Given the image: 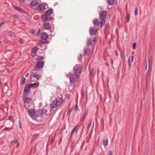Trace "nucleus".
Wrapping results in <instances>:
<instances>
[{
    "label": "nucleus",
    "instance_id": "f257e3e1",
    "mask_svg": "<svg viewBox=\"0 0 155 155\" xmlns=\"http://www.w3.org/2000/svg\"><path fill=\"white\" fill-rule=\"evenodd\" d=\"M78 76L74 74H71L69 76L70 81L71 84H73L75 83L76 79L78 78Z\"/></svg>",
    "mask_w": 155,
    "mask_h": 155
},
{
    "label": "nucleus",
    "instance_id": "f03ea898",
    "mask_svg": "<svg viewBox=\"0 0 155 155\" xmlns=\"http://www.w3.org/2000/svg\"><path fill=\"white\" fill-rule=\"evenodd\" d=\"M43 110L40 108L35 111V117H41L42 115Z\"/></svg>",
    "mask_w": 155,
    "mask_h": 155
},
{
    "label": "nucleus",
    "instance_id": "7ed1b4c3",
    "mask_svg": "<svg viewBox=\"0 0 155 155\" xmlns=\"http://www.w3.org/2000/svg\"><path fill=\"white\" fill-rule=\"evenodd\" d=\"M47 5L46 3L41 4L38 6L37 9L39 11H42L45 8L46 5Z\"/></svg>",
    "mask_w": 155,
    "mask_h": 155
},
{
    "label": "nucleus",
    "instance_id": "20e7f679",
    "mask_svg": "<svg viewBox=\"0 0 155 155\" xmlns=\"http://www.w3.org/2000/svg\"><path fill=\"white\" fill-rule=\"evenodd\" d=\"M57 106H58L57 102L56 100L53 101L52 103L50 104V107L52 109H54Z\"/></svg>",
    "mask_w": 155,
    "mask_h": 155
},
{
    "label": "nucleus",
    "instance_id": "39448f33",
    "mask_svg": "<svg viewBox=\"0 0 155 155\" xmlns=\"http://www.w3.org/2000/svg\"><path fill=\"white\" fill-rule=\"evenodd\" d=\"M35 110L33 108H31L28 110V113L32 117H35Z\"/></svg>",
    "mask_w": 155,
    "mask_h": 155
},
{
    "label": "nucleus",
    "instance_id": "423d86ee",
    "mask_svg": "<svg viewBox=\"0 0 155 155\" xmlns=\"http://www.w3.org/2000/svg\"><path fill=\"white\" fill-rule=\"evenodd\" d=\"M90 33L91 35H95L96 33L97 29L94 27L91 28L89 30Z\"/></svg>",
    "mask_w": 155,
    "mask_h": 155
},
{
    "label": "nucleus",
    "instance_id": "0eeeda50",
    "mask_svg": "<svg viewBox=\"0 0 155 155\" xmlns=\"http://www.w3.org/2000/svg\"><path fill=\"white\" fill-rule=\"evenodd\" d=\"M31 92L30 89H28L26 87H25L24 89V96L25 95L27 96L29 95Z\"/></svg>",
    "mask_w": 155,
    "mask_h": 155
},
{
    "label": "nucleus",
    "instance_id": "6e6552de",
    "mask_svg": "<svg viewBox=\"0 0 155 155\" xmlns=\"http://www.w3.org/2000/svg\"><path fill=\"white\" fill-rule=\"evenodd\" d=\"M6 123H8L9 126H11V127H12L13 124V121L11 120V118L10 117H9L8 119L6 120L5 122Z\"/></svg>",
    "mask_w": 155,
    "mask_h": 155
},
{
    "label": "nucleus",
    "instance_id": "1a4fd4ad",
    "mask_svg": "<svg viewBox=\"0 0 155 155\" xmlns=\"http://www.w3.org/2000/svg\"><path fill=\"white\" fill-rule=\"evenodd\" d=\"M53 9L52 8L49 9L45 12V14L47 16H50L53 13Z\"/></svg>",
    "mask_w": 155,
    "mask_h": 155
},
{
    "label": "nucleus",
    "instance_id": "9d476101",
    "mask_svg": "<svg viewBox=\"0 0 155 155\" xmlns=\"http://www.w3.org/2000/svg\"><path fill=\"white\" fill-rule=\"evenodd\" d=\"M107 15V12L106 11H104L101 12L100 15V18L104 19Z\"/></svg>",
    "mask_w": 155,
    "mask_h": 155
},
{
    "label": "nucleus",
    "instance_id": "9b49d317",
    "mask_svg": "<svg viewBox=\"0 0 155 155\" xmlns=\"http://www.w3.org/2000/svg\"><path fill=\"white\" fill-rule=\"evenodd\" d=\"M81 68L79 67H78L75 70V74L78 76L79 74L81 72Z\"/></svg>",
    "mask_w": 155,
    "mask_h": 155
},
{
    "label": "nucleus",
    "instance_id": "f8f14e48",
    "mask_svg": "<svg viewBox=\"0 0 155 155\" xmlns=\"http://www.w3.org/2000/svg\"><path fill=\"white\" fill-rule=\"evenodd\" d=\"M24 101L25 103L29 104L31 102L32 99L31 98L26 97L24 99Z\"/></svg>",
    "mask_w": 155,
    "mask_h": 155
},
{
    "label": "nucleus",
    "instance_id": "ddd939ff",
    "mask_svg": "<svg viewBox=\"0 0 155 155\" xmlns=\"http://www.w3.org/2000/svg\"><path fill=\"white\" fill-rule=\"evenodd\" d=\"M44 65V63L43 62H38L37 63L36 65L37 67L39 68H42Z\"/></svg>",
    "mask_w": 155,
    "mask_h": 155
},
{
    "label": "nucleus",
    "instance_id": "4468645a",
    "mask_svg": "<svg viewBox=\"0 0 155 155\" xmlns=\"http://www.w3.org/2000/svg\"><path fill=\"white\" fill-rule=\"evenodd\" d=\"M93 24L94 26L96 27L98 26L100 24V21L97 19H95L94 20Z\"/></svg>",
    "mask_w": 155,
    "mask_h": 155
},
{
    "label": "nucleus",
    "instance_id": "2eb2a0df",
    "mask_svg": "<svg viewBox=\"0 0 155 155\" xmlns=\"http://www.w3.org/2000/svg\"><path fill=\"white\" fill-rule=\"evenodd\" d=\"M41 37L43 39H46L48 38V35L46 33L43 32L41 34Z\"/></svg>",
    "mask_w": 155,
    "mask_h": 155
},
{
    "label": "nucleus",
    "instance_id": "dca6fc26",
    "mask_svg": "<svg viewBox=\"0 0 155 155\" xmlns=\"http://www.w3.org/2000/svg\"><path fill=\"white\" fill-rule=\"evenodd\" d=\"M43 27L45 29H48L51 28V25L48 23H45L44 24Z\"/></svg>",
    "mask_w": 155,
    "mask_h": 155
},
{
    "label": "nucleus",
    "instance_id": "f3484780",
    "mask_svg": "<svg viewBox=\"0 0 155 155\" xmlns=\"http://www.w3.org/2000/svg\"><path fill=\"white\" fill-rule=\"evenodd\" d=\"M33 76L38 80L41 77V75L40 74H38L36 73H34Z\"/></svg>",
    "mask_w": 155,
    "mask_h": 155
},
{
    "label": "nucleus",
    "instance_id": "a211bd4d",
    "mask_svg": "<svg viewBox=\"0 0 155 155\" xmlns=\"http://www.w3.org/2000/svg\"><path fill=\"white\" fill-rule=\"evenodd\" d=\"M92 42V40L91 38H89L87 39L86 42L87 45L88 46L91 45Z\"/></svg>",
    "mask_w": 155,
    "mask_h": 155
},
{
    "label": "nucleus",
    "instance_id": "6ab92c4d",
    "mask_svg": "<svg viewBox=\"0 0 155 155\" xmlns=\"http://www.w3.org/2000/svg\"><path fill=\"white\" fill-rule=\"evenodd\" d=\"M38 48L37 47H35L32 49L31 50V53L32 54H35L36 53L38 50Z\"/></svg>",
    "mask_w": 155,
    "mask_h": 155
},
{
    "label": "nucleus",
    "instance_id": "aec40b11",
    "mask_svg": "<svg viewBox=\"0 0 155 155\" xmlns=\"http://www.w3.org/2000/svg\"><path fill=\"white\" fill-rule=\"evenodd\" d=\"M57 102L58 105V106H60L61 104L62 103L63 100L62 98H60L58 100H56Z\"/></svg>",
    "mask_w": 155,
    "mask_h": 155
},
{
    "label": "nucleus",
    "instance_id": "412c9836",
    "mask_svg": "<svg viewBox=\"0 0 155 155\" xmlns=\"http://www.w3.org/2000/svg\"><path fill=\"white\" fill-rule=\"evenodd\" d=\"M47 16L45 14L42 16V19L43 21H47Z\"/></svg>",
    "mask_w": 155,
    "mask_h": 155
},
{
    "label": "nucleus",
    "instance_id": "4be33fe9",
    "mask_svg": "<svg viewBox=\"0 0 155 155\" xmlns=\"http://www.w3.org/2000/svg\"><path fill=\"white\" fill-rule=\"evenodd\" d=\"M38 4V3L36 1H33L31 3V5L32 6H35Z\"/></svg>",
    "mask_w": 155,
    "mask_h": 155
},
{
    "label": "nucleus",
    "instance_id": "5701e85b",
    "mask_svg": "<svg viewBox=\"0 0 155 155\" xmlns=\"http://www.w3.org/2000/svg\"><path fill=\"white\" fill-rule=\"evenodd\" d=\"M14 8L15 9H16L19 12H22L24 11V10L22 9L21 8L19 7H17V6H14Z\"/></svg>",
    "mask_w": 155,
    "mask_h": 155
},
{
    "label": "nucleus",
    "instance_id": "b1692460",
    "mask_svg": "<svg viewBox=\"0 0 155 155\" xmlns=\"http://www.w3.org/2000/svg\"><path fill=\"white\" fill-rule=\"evenodd\" d=\"M101 21L100 22V26L101 27H102L104 25V23H105V21L104 19L101 18Z\"/></svg>",
    "mask_w": 155,
    "mask_h": 155
},
{
    "label": "nucleus",
    "instance_id": "393cba45",
    "mask_svg": "<svg viewBox=\"0 0 155 155\" xmlns=\"http://www.w3.org/2000/svg\"><path fill=\"white\" fill-rule=\"evenodd\" d=\"M77 127V126H76L75 127H74L72 130L71 131V135H70V137H71L74 134V133L75 130H76V128Z\"/></svg>",
    "mask_w": 155,
    "mask_h": 155
},
{
    "label": "nucleus",
    "instance_id": "a878e982",
    "mask_svg": "<svg viewBox=\"0 0 155 155\" xmlns=\"http://www.w3.org/2000/svg\"><path fill=\"white\" fill-rule=\"evenodd\" d=\"M90 51V50L89 49L86 48L84 49V55L85 56L88 55Z\"/></svg>",
    "mask_w": 155,
    "mask_h": 155
},
{
    "label": "nucleus",
    "instance_id": "bb28decb",
    "mask_svg": "<svg viewBox=\"0 0 155 155\" xmlns=\"http://www.w3.org/2000/svg\"><path fill=\"white\" fill-rule=\"evenodd\" d=\"M25 87L28 89H29L30 88L34 87L33 86V84L31 83L27 84Z\"/></svg>",
    "mask_w": 155,
    "mask_h": 155
},
{
    "label": "nucleus",
    "instance_id": "cd10ccee",
    "mask_svg": "<svg viewBox=\"0 0 155 155\" xmlns=\"http://www.w3.org/2000/svg\"><path fill=\"white\" fill-rule=\"evenodd\" d=\"M152 67V61L150 60L149 61V68L148 69L150 70H151Z\"/></svg>",
    "mask_w": 155,
    "mask_h": 155
},
{
    "label": "nucleus",
    "instance_id": "c85d7f7f",
    "mask_svg": "<svg viewBox=\"0 0 155 155\" xmlns=\"http://www.w3.org/2000/svg\"><path fill=\"white\" fill-rule=\"evenodd\" d=\"M130 15L129 14H127L126 16V20L127 22H128L129 21L130 19Z\"/></svg>",
    "mask_w": 155,
    "mask_h": 155
},
{
    "label": "nucleus",
    "instance_id": "c756f323",
    "mask_svg": "<svg viewBox=\"0 0 155 155\" xmlns=\"http://www.w3.org/2000/svg\"><path fill=\"white\" fill-rule=\"evenodd\" d=\"M120 57L122 58L124 57V50H121L120 51Z\"/></svg>",
    "mask_w": 155,
    "mask_h": 155
},
{
    "label": "nucleus",
    "instance_id": "7c9ffc66",
    "mask_svg": "<svg viewBox=\"0 0 155 155\" xmlns=\"http://www.w3.org/2000/svg\"><path fill=\"white\" fill-rule=\"evenodd\" d=\"M115 0H108V3L110 5H112L113 4Z\"/></svg>",
    "mask_w": 155,
    "mask_h": 155
},
{
    "label": "nucleus",
    "instance_id": "2f4dec72",
    "mask_svg": "<svg viewBox=\"0 0 155 155\" xmlns=\"http://www.w3.org/2000/svg\"><path fill=\"white\" fill-rule=\"evenodd\" d=\"M151 70H148V71L147 72V75L146 76H150L151 75Z\"/></svg>",
    "mask_w": 155,
    "mask_h": 155
},
{
    "label": "nucleus",
    "instance_id": "473e14b6",
    "mask_svg": "<svg viewBox=\"0 0 155 155\" xmlns=\"http://www.w3.org/2000/svg\"><path fill=\"white\" fill-rule=\"evenodd\" d=\"M88 111L87 109H85L84 111V117H86L87 115Z\"/></svg>",
    "mask_w": 155,
    "mask_h": 155
},
{
    "label": "nucleus",
    "instance_id": "72a5a7b5",
    "mask_svg": "<svg viewBox=\"0 0 155 155\" xmlns=\"http://www.w3.org/2000/svg\"><path fill=\"white\" fill-rule=\"evenodd\" d=\"M115 98L116 100H117L119 98V95L118 92H117L115 94Z\"/></svg>",
    "mask_w": 155,
    "mask_h": 155
},
{
    "label": "nucleus",
    "instance_id": "f704fd0d",
    "mask_svg": "<svg viewBox=\"0 0 155 155\" xmlns=\"http://www.w3.org/2000/svg\"><path fill=\"white\" fill-rule=\"evenodd\" d=\"M26 80V79L25 78L23 77L22 78V80H21V84H24V83H25Z\"/></svg>",
    "mask_w": 155,
    "mask_h": 155
},
{
    "label": "nucleus",
    "instance_id": "c9c22d12",
    "mask_svg": "<svg viewBox=\"0 0 155 155\" xmlns=\"http://www.w3.org/2000/svg\"><path fill=\"white\" fill-rule=\"evenodd\" d=\"M52 18L50 16H47V21H49L52 20Z\"/></svg>",
    "mask_w": 155,
    "mask_h": 155
},
{
    "label": "nucleus",
    "instance_id": "e433bc0d",
    "mask_svg": "<svg viewBox=\"0 0 155 155\" xmlns=\"http://www.w3.org/2000/svg\"><path fill=\"white\" fill-rule=\"evenodd\" d=\"M103 145L104 146H107L108 144V140H106L104 141L103 142Z\"/></svg>",
    "mask_w": 155,
    "mask_h": 155
},
{
    "label": "nucleus",
    "instance_id": "4c0bfd02",
    "mask_svg": "<svg viewBox=\"0 0 155 155\" xmlns=\"http://www.w3.org/2000/svg\"><path fill=\"white\" fill-rule=\"evenodd\" d=\"M32 84L34 87H37L39 86V84L36 82Z\"/></svg>",
    "mask_w": 155,
    "mask_h": 155
},
{
    "label": "nucleus",
    "instance_id": "58836bf2",
    "mask_svg": "<svg viewBox=\"0 0 155 155\" xmlns=\"http://www.w3.org/2000/svg\"><path fill=\"white\" fill-rule=\"evenodd\" d=\"M150 76H146V83H148L150 81Z\"/></svg>",
    "mask_w": 155,
    "mask_h": 155
},
{
    "label": "nucleus",
    "instance_id": "ea45409f",
    "mask_svg": "<svg viewBox=\"0 0 155 155\" xmlns=\"http://www.w3.org/2000/svg\"><path fill=\"white\" fill-rule=\"evenodd\" d=\"M134 14L136 16H137L138 14V10L137 7L135 8V10L134 11Z\"/></svg>",
    "mask_w": 155,
    "mask_h": 155
},
{
    "label": "nucleus",
    "instance_id": "a19ab883",
    "mask_svg": "<svg viewBox=\"0 0 155 155\" xmlns=\"http://www.w3.org/2000/svg\"><path fill=\"white\" fill-rule=\"evenodd\" d=\"M72 111V110L71 109H69L68 112L67 114L68 115V116H69L71 113V112Z\"/></svg>",
    "mask_w": 155,
    "mask_h": 155
},
{
    "label": "nucleus",
    "instance_id": "79ce46f5",
    "mask_svg": "<svg viewBox=\"0 0 155 155\" xmlns=\"http://www.w3.org/2000/svg\"><path fill=\"white\" fill-rule=\"evenodd\" d=\"M14 143L15 144H17V147H18L19 145V144L18 143V141L17 140H15L14 141Z\"/></svg>",
    "mask_w": 155,
    "mask_h": 155
},
{
    "label": "nucleus",
    "instance_id": "37998d69",
    "mask_svg": "<svg viewBox=\"0 0 155 155\" xmlns=\"http://www.w3.org/2000/svg\"><path fill=\"white\" fill-rule=\"evenodd\" d=\"M90 75H91L92 76H94V73L91 70H90Z\"/></svg>",
    "mask_w": 155,
    "mask_h": 155
},
{
    "label": "nucleus",
    "instance_id": "c03bdc74",
    "mask_svg": "<svg viewBox=\"0 0 155 155\" xmlns=\"http://www.w3.org/2000/svg\"><path fill=\"white\" fill-rule=\"evenodd\" d=\"M18 122H19V123H18L19 127L20 129H21L22 128V126H21V122L20 121H19Z\"/></svg>",
    "mask_w": 155,
    "mask_h": 155
},
{
    "label": "nucleus",
    "instance_id": "a18cd8bd",
    "mask_svg": "<svg viewBox=\"0 0 155 155\" xmlns=\"http://www.w3.org/2000/svg\"><path fill=\"white\" fill-rule=\"evenodd\" d=\"M136 47V43H134L133 45V49H135Z\"/></svg>",
    "mask_w": 155,
    "mask_h": 155
},
{
    "label": "nucleus",
    "instance_id": "49530a36",
    "mask_svg": "<svg viewBox=\"0 0 155 155\" xmlns=\"http://www.w3.org/2000/svg\"><path fill=\"white\" fill-rule=\"evenodd\" d=\"M89 123L88 125V128H89L90 127L91 125L92 121L91 120H89Z\"/></svg>",
    "mask_w": 155,
    "mask_h": 155
},
{
    "label": "nucleus",
    "instance_id": "de8ad7c7",
    "mask_svg": "<svg viewBox=\"0 0 155 155\" xmlns=\"http://www.w3.org/2000/svg\"><path fill=\"white\" fill-rule=\"evenodd\" d=\"M128 64H129V68H130V67H131V63H130V58H129V61H128Z\"/></svg>",
    "mask_w": 155,
    "mask_h": 155
},
{
    "label": "nucleus",
    "instance_id": "09e8293b",
    "mask_svg": "<svg viewBox=\"0 0 155 155\" xmlns=\"http://www.w3.org/2000/svg\"><path fill=\"white\" fill-rule=\"evenodd\" d=\"M113 152L112 151H110L108 152V155H112Z\"/></svg>",
    "mask_w": 155,
    "mask_h": 155
},
{
    "label": "nucleus",
    "instance_id": "8fccbe9b",
    "mask_svg": "<svg viewBox=\"0 0 155 155\" xmlns=\"http://www.w3.org/2000/svg\"><path fill=\"white\" fill-rule=\"evenodd\" d=\"M97 41V38H94V39L93 40H92V41H93L94 42V43H95V42H96Z\"/></svg>",
    "mask_w": 155,
    "mask_h": 155
},
{
    "label": "nucleus",
    "instance_id": "3c124183",
    "mask_svg": "<svg viewBox=\"0 0 155 155\" xmlns=\"http://www.w3.org/2000/svg\"><path fill=\"white\" fill-rule=\"evenodd\" d=\"M38 136V135L37 134H34L33 135V137L35 138H37Z\"/></svg>",
    "mask_w": 155,
    "mask_h": 155
},
{
    "label": "nucleus",
    "instance_id": "603ef678",
    "mask_svg": "<svg viewBox=\"0 0 155 155\" xmlns=\"http://www.w3.org/2000/svg\"><path fill=\"white\" fill-rule=\"evenodd\" d=\"M12 33H13L12 32L10 31H8V34L9 35H12Z\"/></svg>",
    "mask_w": 155,
    "mask_h": 155
},
{
    "label": "nucleus",
    "instance_id": "864d4df0",
    "mask_svg": "<svg viewBox=\"0 0 155 155\" xmlns=\"http://www.w3.org/2000/svg\"><path fill=\"white\" fill-rule=\"evenodd\" d=\"M19 41L21 43H22L23 42V39L20 38L19 39Z\"/></svg>",
    "mask_w": 155,
    "mask_h": 155
},
{
    "label": "nucleus",
    "instance_id": "5fc2aeb1",
    "mask_svg": "<svg viewBox=\"0 0 155 155\" xmlns=\"http://www.w3.org/2000/svg\"><path fill=\"white\" fill-rule=\"evenodd\" d=\"M108 26H109L108 24H106L105 25V28L106 29L108 28Z\"/></svg>",
    "mask_w": 155,
    "mask_h": 155
},
{
    "label": "nucleus",
    "instance_id": "6e6d98bb",
    "mask_svg": "<svg viewBox=\"0 0 155 155\" xmlns=\"http://www.w3.org/2000/svg\"><path fill=\"white\" fill-rule=\"evenodd\" d=\"M31 32V33H32V34H34L35 32V31L33 30V29H32V30H31V31H30Z\"/></svg>",
    "mask_w": 155,
    "mask_h": 155
},
{
    "label": "nucleus",
    "instance_id": "4d7b16f0",
    "mask_svg": "<svg viewBox=\"0 0 155 155\" xmlns=\"http://www.w3.org/2000/svg\"><path fill=\"white\" fill-rule=\"evenodd\" d=\"M10 127H5L4 129V130H8L9 129Z\"/></svg>",
    "mask_w": 155,
    "mask_h": 155
},
{
    "label": "nucleus",
    "instance_id": "13d9d810",
    "mask_svg": "<svg viewBox=\"0 0 155 155\" xmlns=\"http://www.w3.org/2000/svg\"><path fill=\"white\" fill-rule=\"evenodd\" d=\"M134 58V56L133 55L131 57V61H133Z\"/></svg>",
    "mask_w": 155,
    "mask_h": 155
},
{
    "label": "nucleus",
    "instance_id": "bf43d9fd",
    "mask_svg": "<svg viewBox=\"0 0 155 155\" xmlns=\"http://www.w3.org/2000/svg\"><path fill=\"white\" fill-rule=\"evenodd\" d=\"M4 23V22H2L1 23H0V28L2 27L3 25V24Z\"/></svg>",
    "mask_w": 155,
    "mask_h": 155
},
{
    "label": "nucleus",
    "instance_id": "052dcab7",
    "mask_svg": "<svg viewBox=\"0 0 155 155\" xmlns=\"http://www.w3.org/2000/svg\"><path fill=\"white\" fill-rule=\"evenodd\" d=\"M44 115H46V116H47V118H46V119H47L49 117V115H46L45 114H44Z\"/></svg>",
    "mask_w": 155,
    "mask_h": 155
},
{
    "label": "nucleus",
    "instance_id": "680f3d73",
    "mask_svg": "<svg viewBox=\"0 0 155 155\" xmlns=\"http://www.w3.org/2000/svg\"><path fill=\"white\" fill-rule=\"evenodd\" d=\"M78 107V104H76L75 105V109H76Z\"/></svg>",
    "mask_w": 155,
    "mask_h": 155
},
{
    "label": "nucleus",
    "instance_id": "e2e57ef3",
    "mask_svg": "<svg viewBox=\"0 0 155 155\" xmlns=\"http://www.w3.org/2000/svg\"><path fill=\"white\" fill-rule=\"evenodd\" d=\"M82 57V55L81 54H80L79 56L78 57V58L80 59Z\"/></svg>",
    "mask_w": 155,
    "mask_h": 155
},
{
    "label": "nucleus",
    "instance_id": "0e129e2a",
    "mask_svg": "<svg viewBox=\"0 0 155 155\" xmlns=\"http://www.w3.org/2000/svg\"><path fill=\"white\" fill-rule=\"evenodd\" d=\"M14 17L15 18H18V16L17 15H15L14 16Z\"/></svg>",
    "mask_w": 155,
    "mask_h": 155
},
{
    "label": "nucleus",
    "instance_id": "69168bd1",
    "mask_svg": "<svg viewBox=\"0 0 155 155\" xmlns=\"http://www.w3.org/2000/svg\"><path fill=\"white\" fill-rule=\"evenodd\" d=\"M40 58L41 59H43V57L41 56V57H40Z\"/></svg>",
    "mask_w": 155,
    "mask_h": 155
},
{
    "label": "nucleus",
    "instance_id": "338daca9",
    "mask_svg": "<svg viewBox=\"0 0 155 155\" xmlns=\"http://www.w3.org/2000/svg\"><path fill=\"white\" fill-rule=\"evenodd\" d=\"M146 69L147 68V62L146 61Z\"/></svg>",
    "mask_w": 155,
    "mask_h": 155
},
{
    "label": "nucleus",
    "instance_id": "774afa93",
    "mask_svg": "<svg viewBox=\"0 0 155 155\" xmlns=\"http://www.w3.org/2000/svg\"><path fill=\"white\" fill-rule=\"evenodd\" d=\"M86 117H84V116H83V120H84V119Z\"/></svg>",
    "mask_w": 155,
    "mask_h": 155
}]
</instances>
